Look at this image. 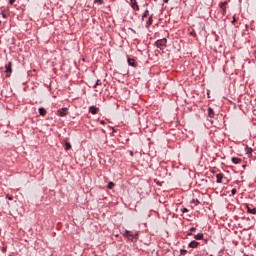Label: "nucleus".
<instances>
[{
  "label": "nucleus",
  "instance_id": "nucleus-14",
  "mask_svg": "<svg viewBox=\"0 0 256 256\" xmlns=\"http://www.w3.org/2000/svg\"><path fill=\"white\" fill-rule=\"evenodd\" d=\"M247 213H250V215H256V208L255 207H249L248 204H246Z\"/></svg>",
  "mask_w": 256,
  "mask_h": 256
},
{
  "label": "nucleus",
  "instance_id": "nucleus-38",
  "mask_svg": "<svg viewBox=\"0 0 256 256\" xmlns=\"http://www.w3.org/2000/svg\"><path fill=\"white\" fill-rule=\"evenodd\" d=\"M242 167H243V169H245L246 165H243Z\"/></svg>",
  "mask_w": 256,
  "mask_h": 256
},
{
  "label": "nucleus",
  "instance_id": "nucleus-3",
  "mask_svg": "<svg viewBox=\"0 0 256 256\" xmlns=\"http://www.w3.org/2000/svg\"><path fill=\"white\" fill-rule=\"evenodd\" d=\"M204 237H205V235L203 233H198V234L194 235V239L196 241H202L201 242L202 246L207 245V243H209V240L205 239Z\"/></svg>",
  "mask_w": 256,
  "mask_h": 256
},
{
  "label": "nucleus",
  "instance_id": "nucleus-27",
  "mask_svg": "<svg viewBox=\"0 0 256 256\" xmlns=\"http://www.w3.org/2000/svg\"><path fill=\"white\" fill-rule=\"evenodd\" d=\"M231 195H237V189L233 188V189L231 190Z\"/></svg>",
  "mask_w": 256,
  "mask_h": 256
},
{
  "label": "nucleus",
  "instance_id": "nucleus-13",
  "mask_svg": "<svg viewBox=\"0 0 256 256\" xmlns=\"http://www.w3.org/2000/svg\"><path fill=\"white\" fill-rule=\"evenodd\" d=\"M65 151H71L72 146H71V142L67 141V139L64 140V145H63Z\"/></svg>",
  "mask_w": 256,
  "mask_h": 256
},
{
  "label": "nucleus",
  "instance_id": "nucleus-18",
  "mask_svg": "<svg viewBox=\"0 0 256 256\" xmlns=\"http://www.w3.org/2000/svg\"><path fill=\"white\" fill-rule=\"evenodd\" d=\"M151 25H153V14L149 16L146 22V27H151Z\"/></svg>",
  "mask_w": 256,
  "mask_h": 256
},
{
  "label": "nucleus",
  "instance_id": "nucleus-36",
  "mask_svg": "<svg viewBox=\"0 0 256 256\" xmlns=\"http://www.w3.org/2000/svg\"><path fill=\"white\" fill-rule=\"evenodd\" d=\"M239 211H240V213H242V214H243V209H239Z\"/></svg>",
  "mask_w": 256,
  "mask_h": 256
},
{
  "label": "nucleus",
  "instance_id": "nucleus-2",
  "mask_svg": "<svg viewBox=\"0 0 256 256\" xmlns=\"http://www.w3.org/2000/svg\"><path fill=\"white\" fill-rule=\"evenodd\" d=\"M154 45L155 47H157V49H160L161 51H163V49L167 47V38H162L155 41Z\"/></svg>",
  "mask_w": 256,
  "mask_h": 256
},
{
  "label": "nucleus",
  "instance_id": "nucleus-20",
  "mask_svg": "<svg viewBox=\"0 0 256 256\" xmlns=\"http://www.w3.org/2000/svg\"><path fill=\"white\" fill-rule=\"evenodd\" d=\"M115 187V182H109L107 185V189H113Z\"/></svg>",
  "mask_w": 256,
  "mask_h": 256
},
{
  "label": "nucleus",
  "instance_id": "nucleus-35",
  "mask_svg": "<svg viewBox=\"0 0 256 256\" xmlns=\"http://www.w3.org/2000/svg\"><path fill=\"white\" fill-rule=\"evenodd\" d=\"M235 21H237V20L235 19V17H233L232 23H235Z\"/></svg>",
  "mask_w": 256,
  "mask_h": 256
},
{
  "label": "nucleus",
  "instance_id": "nucleus-1",
  "mask_svg": "<svg viewBox=\"0 0 256 256\" xmlns=\"http://www.w3.org/2000/svg\"><path fill=\"white\" fill-rule=\"evenodd\" d=\"M123 236L128 239V241H131V243H137L139 240V232L125 230Z\"/></svg>",
  "mask_w": 256,
  "mask_h": 256
},
{
  "label": "nucleus",
  "instance_id": "nucleus-34",
  "mask_svg": "<svg viewBox=\"0 0 256 256\" xmlns=\"http://www.w3.org/2000/svg\"><path fill=\"white\" fill-rule=\"evenodd\" d=\"M163 3H169V0H163Z\"/></svg>",
  "mask_w": 256,
  "mask_h": 256
},
{
  "label": "nucleus",
  "instance_id": "nucleus-10",
  "mask_svg": "<svg viewBox=\"0 0 256 256\" xmlns=\"http://www.w3.org/2000/svg\"><path fill=\"white\" fill-rule=\"evenodd\" d=\"M130 7L133 9V11H139V3L137 0H130Z\"/></svg>",
  "mask_w": 256,
  "mask_h": 256
},
{
  "label": "nucleus",
  "instance_id": "nucleus-29",
  "mask_svg": "<svg viewBox=\"0 0 256 256\" xmlns=\"http://www.w3.org/2000/svg\"><path fill=\"white\" fill-rule=\"evenodd\" d=\"M181 212H182V213H189V209H187V208H182V209H181Z\"/></svg>",
  "mask_w": 256,
  "mask_h": 256
},
{
  "label": "nucleus",
  "instance_id": "nucleus-6",
  "mask_svg": "<svg viewBox=\"0 0 256 256\" xmlns=\"http://www.w3.org/2000/svg\"><path fill=\"white\" fill-rule=\"evenodd\" d=\"M227 5H229V1L219 3V7L222 10V15H227Z\"/></svg>",
  "mask_w": 256,
  "mask_h": 256
},
{
  "label": "nucleus",
  "instance_id": "nucleus-12",
  "mask_svg": "<svg viewBox=\"0 0 256 256\" xmlns=\"http://www.w3.org/2000/svg\"><path fill=\"white\" fill-rule=\"evenodd\" d=\"M89 113H91L92 115H97V113H99V107H97V106H90L89 107Z\"/></svg>",
  "mask_w": 256,
  "mask_h": 256
},
{
  "label": "nucleus",
  "instance_id": "nucleus-9",
  "mask_svg": "<svg viewBox=\"0 0 256 256\" xmlns=\"http://www.w3.org/2000/svg\"><path fill=\"white\" fill-rule=\"evenodd\" d=\"M199 245H203L201 242H198L197 240H192L189 244L188 247L190 249H197V247H199Z\"/></svg>",
  "mask_w": 256,
  "mask_h": 256
},
{
  "label": "nucleus",
  "instance_id": "nucleus-33",
  "mask_svg": "<svg viewBox=\"0 0 256 256\" xmlns=\"http://www.w3.org/2000/svg\"><path fill=\"white\" fill-rule=\"evenodd\" d=\"M2 17H3V19H7L9 17V15L2 13Z\"/></svg>",
  "mask_w": 256,
  "mask_h": 256
},
{
  "label": "nucleus",
  "instance_id": "nucleus-16",
  "mask_svg": "<svg viewBox=\"0 0 256 256\" xmlns=\"http://www.w3.org/2000/svg\"><path fill=\"white\" fill-rule=\"evenodd\" d=\"M38 113L41 117H45V115H47V110L44 107H40Z\"/></svg>",
  "mask_w": 256,
  "mask_h": 256
},
{
  "label": "nucleus",
  "instance_id": "nucleus-15",
  "mask_svg": "<svg viewBox=\"0 0 256 256\" xmlns=\"http://www.w3.org/2000/svg\"><path fill=\"white\" fill-rule=\"evenodd\" d=\"M208 117L210 119H215V110H213L211 107L208 108Z\"/></svg>",
  "mask_w": 256,
  "mask_h": 256
},
{
  "label": "nucleus",
  "instance_id": "nucleus-31",
  "mask_svg": "<svg viewBox=\"0 0 256 256\" xmlns=\"http://www.w3.org/2000/svg\"><path fill=\"white\" fill-rule=\"evenodd\" d=\"M190 35H191L192 37H197V33H195V31L190 32Z\"/></svg>",
  "mask_w": 256,
  "mask_h": 256
},
{
  "label": "nucleus",
  "instance_id": "nucleus-17",
  "mask_svg": "<svg viewBox=\"0 0 256 256\" xmlns=\"http://www.w3.org/2000/svg\"><path fill=\"white\" fill-rule=\"evenodd\" d=\"M231 161L234 165H239V163H241V161H243L241 158H237V157H232Z\"/></svg>",
  "mask_w": 256,
  "mask_h": 256
},
{
  "label": "nucleus",
  "instance_id": "nucleus-7",
  "mask_svg": "<svg viewBox=\"0 0 256 256\" xmlns=\"http://www.w3.org/2000/svg\"><path fill=\"white\" fill-rule=\"evenodd\" d=\"M68 111H69V109L67 107L61 108V109L57 110L56 115H58V117H67Z\"/></svg>",
  "mask_w": 256,
  "mask_h": 256
},
{
  "label": "nucleus",
  "instance_id": "nucleus-37",
  "mask_svg": "<svg viewBox=\"0 0 256 256\" xmlns=\"http://www.w3.org/2000/svg\"><path fill=\"white\" fill-rule=\"evenodd\" d=\"M254 55H255V59H256V50H255V52H254Z\"/></svg>",
  "mask_w": 256,
  "mask_h": 256
},
{
  "label": "nucleus",
  "instance_id": "nucleus-26",
  "mask_svg": "<svg viewBox=\"0 0 256 256\" xmlns=\"http://www.w3.org/2000/svg\"><path fill=\"white\" fill-rule=\"evenodd\" d=\"M99 85H101V80H97V81H96V83H95V85H94V89H95L97 86H99Z\"/></svg>",
  "mask_w": 256,
  "mask_h": 256
},
{
  "label": "nucleus",
  "instance_id": "nucleus-30",
  "mask_svg": "<svg viewBox=\"0 0 256 256\" xmlns=\"http://www.w3.org/2000/svg\"><path fill=\"white\" fill-rule=\"evenodd\" d=\"M15 1H17V0H9L8 3H9V5H14Z\"/></svg>",
  "mask_w": 256,
  "mask_h": 256
},
{
  "label": "nucleus",
  "instance_id": "nucleus-8",
  "mask_svg": "<svg viewBox=\"0 0 256 256\" xmlns=\"http://www.w3.org/2000/svg\"><path fill=\"white\" fill-rule=\"evenodd\" d=\"M127 63L129 65V67L137 68V62H136L135 58H131V56H129V55H127Z\"/></svg>",
  "mask_w": 256,
  "mask_h": 256
},
{
  "label": "nucleus",
  "instance_id": "nucleus-21",
  "mask_svg": "<svg viewBox=\"0 0 256 256\" xmlns=\"http://www.w3.org/2000/svg\"><path fill=\"white\" fill-rule=\"evenodd\" d=\"M94 3H96L97 5H104L105 1H103V0H94Z\"/></svg>",
  "mask_w": 256,
  "mask_h": 256
},
{
  "label": "nucleus",
  "instance_id": "nucleus-4",
  "mask_svg": "<svg viewBox=\"0 0 256 256\" xmlns=\"http://www.w3.org/2000/svg\"><path fill=\"white\" fill-rule=\"evenodd\" d=\"M5 73H6V77H11V73H13V62H8L5 65Z\"/></svg>",
  "mask_w": 256,
  "mask_h": 256
},
{
  "label": "nucleus",
  "instance_id": "nucleus-11",
  "mask_svg": "<svg viewBox=\"0 0 256 256\" xmlns=\"http://www.w3.org/2000/svg\"><path fill=\"white\" fill-rule=\"evenodd\" d=\"M245 152L247 157H249V159H251V157H253V148L249 147V145L245 146Z\"/></svg>",
  "mask_w": 256,
  "mask_h": 256
},
{
  "label": "nucleus",
  "instance_id": "nucleus-5",
  "mask_svg": "<svg viewBox=\"0 0 256 256\" xmlns=\"http://www.w3.org/2000/svg\"><path fill=\"white\" fill-rule=\"evenodd\" d=\"M216 183H227V177L223 173H219L216 175Z\"/></svg>",
  "mask_w": 256,
  "mask_h": 256
},
{
  "label": "nucleus",
  "instance_id": "nucleus-25",
  "mask_svg": "<svg viewBox=\"0 0 256 256\" xmlns=\"http://www.w3.org/2000/svg\"><path fill=\"white\" fill-rule=\"evenodd\" d=\"M180 254L181 255H187V250L186 249H181Z\"/></svg>",
  "mask_w": 256,
  "mask_h": 256
},
{
  "label": "nucleus",
  "instance_id": "nucleus-28",
  "mask_svg": "<svg viewBox=\"0 0 256 256\" xmlns=\"http://www.w3.org/2000/svg\"><path fill=\"white\" fill-rule=\"evenodd\" d=\"M1 251H2V253H7V246H3V247L1 248Z\"/></svg>",
  "mask_w": 256,
  "mask_h": 256
},
{
  "label": "nucleus",
  "instance_id": "nucleus-24",
  "mask_svg": "<svg viewBox=\"0 0 256 256\" xmlns=\"http://www.w3.org/2000/svg\"><path fill=\"white\" fill-rule=\"evenodd\" d=\"M6 199H8L9 201H13V196L9 195V194H6Z\"/></svg>",
  "mask_w": 256,
  "mask_h": 256
},
{
  "label": "nucleus",
  "instance_id": "nucleus-22",
  "mask_svg": "<svg viewBox=\"0 0 256 256\" xmlns=\"http://www.w3.org/2000/svg\"><path fill=\"white\" fill-rule=\"evenodd\" d=\"M149 16V10H145L143 15H142V19H146V17Z\"/></svg>",
  "mask_w": 256,
  "mask_h": 256
},
{
  "label": "nucleus",
  "instance_id": "nucleus-32",
  "mask_svg": "<svg viewBox=\"0 0 256 256\" xmlns=\"http://www.w3.org/2000/svg\"><path fill=\"white\" fill-rule=\"evenodd\" d=\"M128 153H129L130 157H133L135 155L132 150H128Z\"/></svg>",
  "mask_w": 256,
  "mask_h": 256
},
{
  "label": "nucleus",
  "instance_id": "nucleus-19",
  "mask_svg": "<svg viewBox=\"0 0 256 256\" xmlns=\"http://www.w3.org/2000/svg\"><path fill=\"white\" fill-rule=\"evenodd\" d=\"M189 231H190V232H188L187 235H188V236H191V235H193V233H195V231H197V228H196V227H191V228L189 229Z\"/></svg>",
  "mask_w": 256,
  "mask_h": 256
},
{
  "label": "nucleus",
  "instance_id": "nucleus-23",
  "mask_svg": "<svg viewBox=\"0 0 256 256\" xmlns=\"http://www.w3.org/2000/svg\"><path fill=\"white\" fill-rule=\"evenodd\" d=\"M191 203H194V205L197 206V205H199V203H201V202H199L198 199H193V200L191 201Z\"/></svg>",
  "mask_w": 256,
  "mask_h": 256
}]
</instances>
